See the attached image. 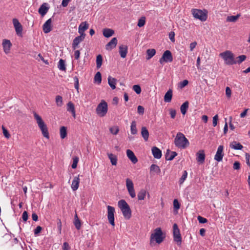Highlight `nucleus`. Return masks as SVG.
I'll use <instances>...</instances> for the list:
<instances>
[{"label": "nucleus", "instance_id": "nucleus-1", "mask_svg": "<svg viewBox=\"0 0 250 250\" xmlns=\"http://www.w3.org/2000/svg\"><path fill=\"white\" fill-rule=\"evenodd\" d=\"M174 144L178 148L185 149L189 146V142L182 133L178 132L174 139Z\"/></svg>", "mask_w": 250, "mask_h": 250}, {"label": "nucleus", "instance_id": "nucleus-2", "mask_svg": "<svg viewBox=\"0 0 250 250\" xmlns=\"http://www.w3.org/2000/svg\"><path fill=\"white\" fill-rule=\"evenodd\" d=\"M34 117L36 120L37 123L41 129L42 135L46 138H49V134L46 125L42 120V117L36 112H34Z\"/></svg>", "mask_w": 250, "mask_h": 250}, {"label": "nucleus", "instance_id": "nucleus-3", "mask_svg": "<svg viewBox=\"0 0 250 250\" xmlns=\"http://www.w3.org/2000/svg\"><path fill=\"white\" fill-rule=\"evenodd\" d=\"M118 206L121 209L123 216L126 219L131 217V210L130 207L125 200H121L118 202Z\"/></svg>", "mask_w": 250, "mask_h": 250}, {"label": "nucleus", "instance_id": "nucleus-4", "mask_svg": "<svg viewBox=\"0 0 250 250\" xmlns=\"http://www.w3.org/2000/svg\"><path fill=\"white\" fill-rule=\"evenodd\" d=\"M224 61L226 65H233L235 64L234 55L231 51L229 50L225 51L219 54Z\"/></svg>", "mask_w": 250, "mask_h": 250}, {"label": "nucleus", "instance_id": "nucleus-5", "mask_svg": "<svg viewBox=\"0 0 250 250\" xmlns=\"http://www.w3.org/2000/svg\"><path fill=\"white\" fill-rule=\"evenodd\" d=\"M163 232L160 228H157L154 229V233H152L150 236V243L153 241H155L156 243L160 244L164 240V237L162 236Z\"/></svg>", "mask_w": 250, "mask_h": 250}, {"label": "nucleus", "instance_id": "nucleus-6", "mask_svg": "<svg viewBox=\"0 0 250 250\" xmlns=\"http://www.w3.org/2000/svg\"><path fill=\"white\" fill-rule=\"evenodd\" d=\"M107 110V104L104 100H102L96 108V113L100 117H104L106 114Z\"/></svg>", "mask_w": 250, "mask_h": 250}, {"label": "nucleus", "instance_id": "nucleus-7", "mask_svg": "<svg viewBox=\"0 0 250 250\" xmlns=\"http://www.w3.org/2000/svg\"><path fill=\"white\" fill-rule=\"evenodd\" d=\"M173 239L178 245L180 246L182 243V237L180 230L177 224L174 223L173 226Z\"/></svg>", "mask_w": 250, "mask_h": 250}, {"label": "nucleus", "instance_id": "nucleus-8", "mask_svg": "<svg viewBox=\"0 0 250 250\" xmlns=\"http://www.w3.org/2000/svg\"><path fill=\"white\" fill-rule=\"evenodd\" d=\"M191 11L193 17L195 19H199L202 21L207 20V15L202 10L197 9H193Z\"/></svg>", "mask_w": 250, "mask_h": 250}, {"label": "nucleus", "instance_id": "nucleus-9", "mask_svg": "<svg viewBox=\"0 0 250 250\" xmlns=\"http://www.w3.org/2000/svg\"><path fill=\"white\" fill-rule=\"evenodd\" d=\"M125 182L126 187L129 195L132 198H135L136 197V193L132 181L129 178H126Z\"/></svg>", "mask_w": 250, "mask_h": 250}, {"label": "nucleus", "instance_id": "nucleus-10", "mask_svg": "<svg viewBox=\"0 0 250 250\" xmlns=\"http://www.w3.org/2000/svg\"><path fill=\"white\" fill-rule=\"evenodd\" d=\"M173 61L171 52L169 50L165 51L159 60V62L163 64L164 62H170Z\"/></svg>", "mask_w": 250, "mask_h": 250}, {"label": "nucleus", "instance_id": "nucleus-11", "mask_svg": "<svg viewBox=\"0 0 250 250\" xmlns=\"http://www.w3.org/2000/svg\"><path fill=\"white\" fill-rule=\"evenodd\" d=\"M107 208V218L109 223L112 226H115L114 222V212L115 208L113 207L108 206Z\"/></svg>", "mask_w": 250, "mask_h": 250}, {"label": "nucleus", "instance_id": "nucleus-12", "mask_svg": "<svg viewBox=\"0 0 250 250\" xmlns=\"http://www.w3.org/2000/svg\"><path fill=\"white\" fill-rule=\"evenodd\" d=\"M13 23L15 28L16 33L19 36H21L22 31V26L18 20L17 19H13Z\"/></svg>", "mask_w": 250, "mask_h": 250}, {"label": "nucleus", "instance_id": "nucleus-13", "mask_svg": "<svg viewBox=\"0 0 250 250\" xmlns=\"http://www.w3.org/2000/svg\"><path fill=\"white\" fill-rule=\"evenodd\" d=\"M85 35V34H81L74 39L72 43V48L74 50L76 49L79 44L84 40Z\"/></svg>", "mask_w": 250, "mask_h": 250}, {"label": "nucleus", "instance_id": "nucleus-14", "mask_svg": "<svg viewBox=\"0 0 250 250\" xmlns=\"http://www.w3.org/2000/svg\"><path fill=\"white\" fill-rule=\"evenodd\" d=\"M224 146L220 145L218 146L216 153L214 156V159L217 162H220L222 160L224 156V153L223 152Z\"/></svg>", "mask_w": 250, "mask_h": 250}, {"label": "nucleus", "instance_id": "nucleus-15", "mask_svg": "<svg viewBox=\"0 0 250 250\" xmlns=\"http://www.w3.org/2000/svg\"><path fill=\"white\" fill-rule=\"evenodd\" d=\"M205 154L204 150L201 149L196 153V160L199 164H202L205 162Z\"/></svg>", "mask_w": 250, "mask_h": 250}, {"label": "nucleus", "instance_id": "nucleus-16", "mask_svg": "<svg viewBox=\"0 0 250 250\" xmlns=\"http://www.w3.org/2000/svg\"><path fill=\"white\" fill-rule=\"evenodd\" d=\"M2 46L3 48L4 52L6 54H8L10 52L11 47L12 46V43L10 40L7 39H4L2 41Z\"/></svg>", "mask_w": 250, "mask_h": 250}, {"label": "nucleus", "instance_id": "nucleus-17", "mask_svg": "<svg viewBox=\"0 0 250 250\" xmlns=\"http://www.w3.org/2000/svg\"><path fill=\"white\" fill-rule=\"evenodd\" d=\"M51 19H49L43 25V31L45 33H48L51 31Z\"/></svg>", "mask_w": 250, "mask_h": 250}, {"label": "nucleus", "instance_id": "nucleus-18", "mask_svg": "<svg viewBox=\"0 0 250 250\" xmlns=\"http://www.w3.org/2000/svg\"><path fill=\"white\" fill-rule=\"evenodd\" d=\"M118 40L116 38H113L111 40L106 44L105 48L106 50H111L115 48L117 44Z\"/></svg>", "mask_w": 250, "mask_h": 250}, {"label": "nucleus", "instance_id": "nucleus-19", "mask_svg": "<svg viewBox=\"0 0 250 250\" xmlns=\"http://www.w3.org/2000/svg\"><path fill=\"white\" fill-rule=\"evenodd\" d=\"M126 155L133 164H135L138 162L137 157L135 156V154L132 150L127 149L126 150Z\"/></svg>", "mask_w": 250, "mask_h": 250}, {"label": "nucleus", "instance_id": "nucleus-20", "mask_svg": "<svg viewBox=\"0 0 250 250\" xmlns=\"http://www.w3.org/2000/svg\"><path fill=\"white\" fill-rule=\"evenodd\" d=\"M177 155V153L176 152L171 151L169 149H167L165 154V158L167 160L171 161Z\"/></svg>", "mask_w": 250, "mask_h": 250}, {"label": "nucleus", "instance_id": "nucleus-21", "mask_svg": "<svg viewBox=\"0 0 250 250\" xmlns=\"http://www.w3.org/2000/svg\"><path fill=\"white\" fill-rule=\"evenodd\" d=\"M152 153L154 157L156 159H160L162 157V151L156 146L152 148Z\"/></svg>", "mask_w": 250, "mask_h": 250}, {"label": "nucleus", "instance_id": "nucleus-22", "mask_svg": "<svg viewBox=\"0 0 250 250\" xmlns=\"http://www.w3.org/2000/svg\"><path fill=\"white\" fill-rule=\"evenodd\" d=\"M127 46L125 45H121L119 46V53L122 58H125L127 53Z\"/></svg>", "mask_w": 250, "mask_h": 250}, {"label": "nucleus", "instance_id": "nucleus-23", "mask_svg": "<svg viewBox=\"0 0 250 250\" xmlns=\"http://www.w3.org/2000/svg\"><path fill=\"white\" fill-rule=\"evenodd\" d=\"M88 28V24L86 21L82 22L79 27V33L80 34H85L84 32V31Z\"/></svg>", "mask_w": 250, "mask_h": 250}, {"label": "nucleus", "instance_id": "nucleus-24", "mask_svg": "<svg viewBox=\"0 0 250 250\" xmlns=\"http://www.w3.org/2000/svg\"><path fill=\"white\" fill-rule=\"evenodd\" d=\"M80 183V179H79V175L78 176H76L74 178L72 184H71V188L73 189V190L75 191L76 190L79 186Z\"/></svg>", "mask_w": 250, "mask_h": 250}, {"label": "nucleus", "instance_id": "nucleus-25", "mask_svg": "<svg viewBox=\"0 0 250 250\" xmlns=\"http://www.w3.org/2000/svg\"><path fill=\"white\" fill-rule=\"evenodd\" d=\"M117 82V80L115 78L111 77L110 76L108 77V83L112 88L115 89L116 88V84Z\"/></svg>", "mask_w": 250, "mask_h": 250}, {"label": "nucleus", "instance_id": "nucleus-26", "mask_svg": "<svg viewBox=\"0 0 250 250\" xmlns=\"http://www.w3.org/2000/svg\"><path fill=\"white\" fill-rule=\"evenodd\" d=\"M67 110L68 111L71 112L73 117L75 118L76 114L75 107L74 104L71 102H68L67 104Z\"/></svg>", "mask_w": 250, "mask_h": 250}, {"label": "nucleus", "instance_id": "nucleus-27", "mask_svg": "<svg viewBox=\"0 0 250 250\" xmlns=\"http://www.w3.org/2000/svg\"><path fill=\"white\" fill-rule=\"evenodd\" d=\"M172 97V90L169 89L164 96V101L166 103H169L171 101Z\"/></svg>", "mask_w": 250, "mask_h": 250}, {"label": "nucleus", "instance_id": "nucleus-28", "mask_svg": "<svg viewBox=\"0 0 250 250\" xmlns=\"http://www.w3.org/2000/svg\"><path fill=\"white\" fill-rule=\"evenodd\" d=\"M103 35L106 38H109L113 35L114 31L113 30L109 28H105L103 31Z\"/></svg>", "mask_w": 250, "mask_h": 250}, {"label": "nucleus", "instance_id": "nucleus-29", "mask_svg": "<svg viewBox=\"0 0 250 250\" xmlns=\"http://www.w3.org/2000/svg\"><path fill=\"white\" fill-rule=\"evenodd\" d=\"M141 135L145 141L148 140L149 137V132L146 127L143 126L141 129Z\"/></svg>", "mask_w": 250, "mask_h": 250}, {"label": "nucleus", "instance_id": "nucleus-30", "mask_svg": "<svg viewBox=\"0 0 250 250\" xmlns=\"http://www.w3.org/2000/svg\"><path fill=\"white\" fill-rule=\"evenodd\" d=\"M49 8L45 5V3L42 4L39 8L38 12L42 16H43L47 12Z\"/></svg>", "mask_w": 250, "mask_h": 250}, {"label": "nucleus", "instance_id": "nucleus-31", "mask_svg": "<svg viewBox=\"0 0 250 250\" xmlns=\"http://www.w3.org/2000/svg\"><path fill=\"white\" fill-rule=\"evenodd\" d=\"M230 147L235 150H241L243 147V146L240 143H237L236 141L232 142L230 144Z\"/></svg>", "mask_w": 250, "mask_h": 250}, {"label": "nucleus", "instance_id": "nucleus-32", "mask_svg": "<svg viewBox=\"0 0 250 250\" xmlns=\"http://www.w3.org/2000/svg\"><path fill=\"white\" fill-rule=\"evenodd\" d=\"M107 156L113 166H116L117 164V157L112 153H107Z\"/></svg>", "mask_w": 250, "mask_h": 250}, {"label": "nucleus", "instance_id": "nucleus-33", "mask_svg": "<svg viewBox=\"0 0 250 250\" xmlns=\"http://www.w3.org/2000/svg\"><path fill=\"white\" fill-rule=\"evenodd\" d=\"M188 104H189L188 102L186 101L181 106L180 110H181V112L183 115H184L186 114L188 108Z\"/></svg>", "mask_w": 250, "mask_h": 250}, {"label": "nucleus", "instance_id": "nucleus-34", "mask_svg": "<svg viewBox=\"0 0 250 250\" xmlns=\"http://www.w3.org/2000/svg\"><path fill=\"white\" fill-rule=\"evenodd\" d=\"M146 194V191L144 189H141L138 193L137 197L139 200H144Z\"/></svg>", "mask_w": 250, "mask_h": 250}, {"label": "nucleus", "instance_id": "nucleus-35", "mask_svg": "<svg viewBox=\"0 0 250 250\" xmlns=\"http://www.w3.org/2000/svg\"><path fill=\"white\" fill-rule=\"evenodd\" d=\"M60 136L62 139H64L67 136V128L65 126H62L60 129Z\"/></svg>", "mask_w": 250, "mask_h": 250}, {"label": "nucleus", "instance_id": "nucleus-36", "mask_svg": "<svg viewBox=\"0 0 250 250\" xmlns=\"http://www.w3.org/2000/svg\"><path fill=\"white\" fill-rule=\"evenodd\" d=\"M241 15L240 14H238L236 16H228L227 18V21L228 22H235L237 21V20L239 19V18L240 17Z\"/></svg>", "mask_w": 250, "mask_h": 250}, {"label": "nucleus", "instance_id": "nucleus-37", "mask_svg": "<svg viewBox=\"0 0 250 250\" xmlns=\"http://www.w3.org/2000/svg\"><path fill=\"white\" fill-rule=\"evenodd\" d=\"M74 219H75V220H74V223L75 226L78 230H79L81 227V221H80V219H79L78 215L76 213L75 215Z\"/></svg>", "mask_w": 250, "mask_h": 250}, {"label": "nucleus", "instance_id": "nucleus-38", "mask_svg": "<svg viewBox=\"0 0 250 250\" xmlns=\"http://www.w3.org/2000/svg\"><path fill=\"white\" fill-rule=\"evenodd\" d=\"M147 59L149 60L153 57L156 54V50L154 49H148L146 50Z\"/></svg>", "mask_w": 250, "mask_h": 250}, {"label": "nucleus", "instance_id": "nucleus-39", "mask_svg": "<svg viewBox=\"0 0 250 250\" xmlns=\"http://www.w3.org/2000/svg\"><path fill=\"white\" fill-rule=\"evenodd\" d=\"M103 57L101 55L99 54L96 57V66L98 69L100 68L102 64Z\"/></svg>", "mask_w": 250, "mask_h": 250}, {"label": "nucleus", "instance_id": "nucleus-40", "mask_svg": "<svg viewBox=\"0 0 250 250\" xmlns=\"http://www.w3.org/2000/svg\"><path fill=\"white\" fill-rule=\"evenodd\" d=\"M94 82L100 84L102 82V76L100 72H97L94 76Z\"/></svg>", "mask_w": 250, "mask_h": 250}, {"label": "nucleus", "instance_id": "nucleus-41", "mask_svg": "<svg viewBox=\"0 0 250 250\" xmlns=\"http://www.w3.org/2000/svg\"><path fill=\"white\" fill-rule=\"evenodd\" d=\"M150 171H154L157 174H159L161 172V169L159 166L155 164H152L150 167Z\"/></svg>", "mask_w": 250, "mask_h": 250}, {"label": "nucleus", "instance_id": "nucleus-42", "mask_svg": "<svg viewBox=\"0 0 250 250\" xmlns=\"http://www.w3.org/2000/svg\"><path fill=\"white\" fill-rule=\"evenodd\" d=\"M131 133L133 135H135L137 133V129L136 128V123L135 121H132L131 124Z\"/></svg>", "mask_w": 250, "mask_h": 250}, {"label": "nucleus", "instance_id": "nucleus-43", "mask_svg": "<svg viewBox=\"0 0 250 250\" xmlns=\"http://www.w3.org/2000/svg\"><path fill=\"white\" fill-rule=\"evenodd\" d=\"M246 58H247V57L245 55H242L239 56L238 57H236V58L237 60H235V64L241 63L245 61Z\"/></svg>", "mask_w": 250, "mask_h": 250}, {"label": "nucleus", "instance_id": "nucleus-44", "mask_svg": "<svg viewBox=\"0 0 250 250\" xmlns=\"http://www.w3.org/2000/svg\"><path fill=\"white\" fill-rule=\"evenodd\" d=\"M58 68L60 70L62 71L66 70V67L65 64V62L62 59H60L58 64Z\"/></svg>", "mask_w": 250, "mask_h": 250}, {"label": "nucleus", "instance_id": "nucleus-45", "mask_svg": "<svg viewBox=\"0 0 250 250\" xmlns=\"http://www.w3.org/2000/svg\"><path fill=\"white\" fill-rule=\"evenodd\" d=\"M55 101L57 106H62L63 104L62 98L61 96L58 95L56 97Z\"/></svg>", "mask_w": 250, "mask_h": 250}, {"label": "nucleus", "instance_id": "nucleus-46", "mask_svg": "<svg viewBox=\"0 0 250 250\" xmlns=\"http://www.w3.org/2000/svg\"><path fill=\"white\" fill-rule=\"evenodd\" d=\"M146 23V17H142L138 20L137 26L139 27H142Z\"/></svg>", "mask_w": 250, "mask_h": 250}, {"label": "nucleus", "instance_id": "nucleus-47", "mask_svg": "<svg viewBox=\"0 0 250 250\" xmlns=\"http://www.w3.org/2000/svg\"><path fill=\"white\" fill-rule=\"evenodd\" d=\"M109 130H110V132L112 134H113L114 135H116L119 132V128L118 126H113L112 127H110Z\"/></svg>", "mask_w": 250, "mask_h": 250}, {"label": "nucleus", "instance_id": "nucleus-48", "mask_svg": "<svg viewBox=\"0 0 250 250\" xmlns=\"http://www.w3.org/2000/svg\"><path fill=\"white\" fill-rule=\"evenodd\" d=\"M79 160V159L78 157H74L73 158V163L71 166L72 168L74 169L77 167Z\"/></svg>", "mask_w": 250, "mask_h": 250}, {"label": "nucleus", "instance_id": "nucleus-49", "mask_svg": "<svg viewBox=\"0 0 250 250\" xmlns=\"http://www.w3.org/2000/svg\"><path fill=\"white\" fill-rule=\"evenodd\" d=\"M132 89L137 94H139L141 92V88L139 85H134Z\"/></svg>", "mask_w": 250, "mask_h": 250}, {"label": "nucleus", "instance_id": "nucleus-50", "mask_svg": "<svg viewBox=\"0 0 250 250\" xmlns=\"http://www.w3.org/2000/svg\"><path fill=\"white\" fill-rule=\"evenodd\" d=\"M187 175H188V172H187V171L185 170L183 172V174L182 177H181V178L179 180V184L180 185L183 183L184 181L187 178Z\"/></svg>", "mask_w": 250, "mask_h": 250}, {"label": "nucleus", "instance_id": "nucleus-51", "mask_svg": "<svg viewBox=\"0 0 250 250\" xmlns=\"http://www.w3.org/2000/svg\"><path fill=\"white\" fill-rule=\"evenodd\" d=\"M2 129L3 131V135L7 139H9L10 137V135L9 133L8 132V130L5 128V127L2 125Z\"/></svg>", "mask_w": 250, "mask_h": 250}, {"label": "nucleus", "instance_id": "nucleus-52", "mask_svg": "<svg viewBox=\"0 0 250 250\" xmlns=\"http://www.w3.org/2000/svg\"><path fill=\"white\" fill-rule=\"evenodd\" d=\"M180 205L177 199H174L173 201V208L174 209L178 210L180 208Z\"/></svg>", "mask_w": 250, "mask_h": 250}, {"label": "nucleus", "instance_id": "nucleus-53", "mask_svg": "<svg viewBox=\"0 0 250 250\" xmlns=\"http://www.w3.org/2000/svg\"><path fill=\"white\" fill-rule=\"evenodd\" d=\"M188 83V81L187 80H185L182 82L179 83V87L181 88H183L186 86Z\"/></svg>", "mask_w": 250, "mask_h": 250}, {"label": "nucleus", "instance_id": "nucleus-54", "mask_svg": "<svg viewBox=\"0 0 250 250\" xmlns=\"http://www.w3.org/2000/svg\"><path fill=\"white\" fill-rule=\"evenodd\" d=\"M71 248L69 245V244L65 242L63 243L62 246V250H70Z\"/></svg>", "mask_w": 250, "mask_h": 250}, {"label": "nucleus", "instance_id": "nucleus-55", "mask_svg": "<svg viewBox=\"0 0 250 250\" xmlns=\"http://www.w3.org/2000/svg\"><path fill=\"white\" fill-rule=\"evenodd\" d=\"M226 95L228 98H230L231 95V90L228 86L226 88Z\"/></svg>", "mask_w": 250, "mask_h": 250}, {"label": "nucleus", "instance_id": "nucleus-56", "mask_svg": "<svg viewBox=\"0 0 250 250\" xmlns=\"http://www.w3.org/2000/svg\"><path fill=\"white\" fill-rule=\"evenodd\" d=\"M233 168L234 170H239L240 168V163L236 161L234 163L233 165Z\"/></svg>", "mask_w": 250, "mask_h": 250}, {"label": "nucleus", "instance_id": "nucleus-57", "mask_svg": "<svg viewBox=\"0 0 250 250\" xmlns=\"http://www.w3.org/2000/svg\"><path fill=\"white\" fill-rule=\"evenodd\" d=\"M198 220L199 221V223L201 224L206 223L208 222V220L206 218L202 217L200 216H198Z\"/></svg>", "mask_w": 250, "mask_h": 250}, {"label": "nucleus", "instance_id": "nucleus-58", "mask_svg": "<svg viewBox=\"0 0 250 250\" xmlns=\"http://www.w3.org/2000/svg\"><path fill=\"white\" fill-rule=\"evenodd\" d=\"M144 108L141 105H139L137 108V112L138 114L142 115L144 113Z\"/></svg>", "mask_w": 250, "mask_h": 250}, {"label": "nucleus", "instance_id": "nucleus-59", "mask_svg": "<svg viewBox=\"0 0 250 250\" xmlns=\"http://www.w3.org/2000/svg\"><path fill=\"white\" fill-rule=\"evenodd\" d=\"M74 79L75 81V88L77 90V91L79 92V79L76 76L75 77Z\"/></svg>", "mask_w": 250, "mask_h": 250}, {"label": "nucleus", "instance_id": "nucleus-60", "mask_svg": "<svg viewBox=\"0 0 250 250\" xmlns=\"http://www.w3.org/2000/svg\"><path fill=\"white\" fill-rule=\"evenodd\" d=\"M218 120V116L217 115H215L213 117V122H212V125L213 126H216L217 124V121Z\"/></svg>", "mask_w": 250, "mask_h": 250}, {"label": "nucleus", "instance_id": "nucleus-61", "mask_svg": "<svg viewBox=\"0 0 250 250\" xmlns=\"http://www.w3.org/2000/svg\"><path fill=\"white\" fill-rule=\"evenodd\" d=\"M169 112L171 118L174 119L175 117L176 114V110L173 109H170Z\"/></svg>", "mask_w": 250, "mask_h": 250}, {"label": "nucleus", "instance_id": "nucleus-62", "mask_svg": "<svg viewBox=\"0 0 250 250\" xmlns=\"http://www.w3.org/2000/svg\"><path fill=\"white\" fill-rule=\"evenodd\" d=\"M174 36L175 34L174 32H170L169 33V38L172 42H175Z\"/></svg>", "mask_w": 250, "mask_h": 250}, {"label": "nucleus", "instance_id": "nucleus-63", "mask_svg": "<svg viewBox=\"0 0 250 250\" xmlns=\"http://www.w3.org/2000/svg\"><path fill=\"white\" fill-rule=\"evenodd\" d=\"M22 218L24 221H26L28 219V213L27 211H24L22 215Z\"/></svg>", "mask_w": 250, "mask_h": 250}, {"label": "nucleus", "instance_id": "nucleus-64", "mask_svg": "<svg viewBox=\"0 0 250 250\" xmlns=\"http://www.w3.org/2000/svg\"><path fill=\"white\" fill-rule=\"evenodd\" d=\"M42 230V228L40 226H38L34 230L35 235L38 234L39 233H40V232Z\"/></svg>", "mask_w": 250, "mask_h": 250}]
</instances>
